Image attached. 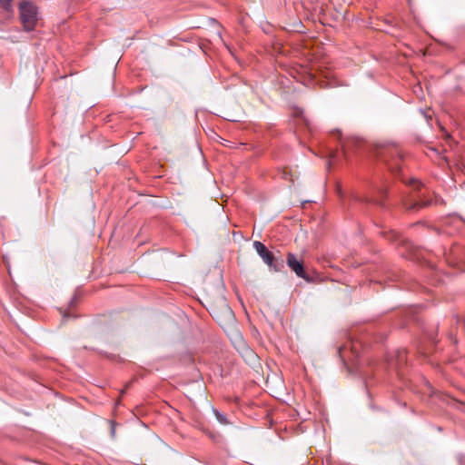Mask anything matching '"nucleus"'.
I'll list each match as a JSON object with an SVG mask.
<instances>
[{"label":"nucleus","mask_w":465,"mask_h":465,"mask_svg":"<svg viewBox=\"0 0 465 465\" xmlns=\"http://www.w3.org/2000/svg\"><path fill=\"white\" fill-rule=\"evenodd\" d=\"M411 192L408 196L402 200V203L407 211H416L420 208L439 205L444 203L443 199L438 196H430L428 190L420 182L411 180L410 182Z\"/></svg>","instance_id":"nucleus-1"},{"label":"nucleus","mask_w":465,"mask_h":465,"mask_svg":"<svg viewBox=\"0 0 465 465\" xmlns=\"http://www.w3.org/2000/svg\"><path fill=\"white\" fill-rule=\"evenodd\" d=\"M213 413L220 424L229 425L231 423L227 416L224 413L221 412L219 410L213 408Z\"/></svg>","instance_id":"nucleus-10"},{"label":"nucleus","mask_w":465,"mask_h":465,"mask_svg":"<svg viewBox=\"0 0 465 465\" xmlns=\"http://www.w3.org/2000/svg\"><path fill=\"white\" fill-rule=\"evenodd\" d=\"M19 18L25 31H34L38 21L37 6L30 1L24 0L20 2Z\"/></svg>","instance_id":"nucleus-3"},{"label":"nucleus","mask_w":465,"mask_h":465,"mask_svg":"<svg viewBox=\"0 0 465 465\" xmlns=\"http://www.w3.org/2000/svg\"><path fill=\"white\" fill-rule=\"evenodd\" d=\"M408 357L405 349L397 350L393 355L388 359V366L391 370H395L398 375H401V370L407 364Z\"/></svg>","instance_id":"nucleus-6"},{"label":"nucleus","mask_w":465,"mask_h":465,"mask_svg":"<svg viewBox=\"0 0 465 465\" xmlns=\"http://www.w3.org/2000/svg\"><path fill=\"white\" fill-rule=\"evenodd\" d=\"M378 193L381 196H385L387 194V189L383 187L378 188Z\"/></svg>","instance_id":"nucleus-13"},{"label":"nucleus","mask_w":465,"mask_h":465,"mask_svg":"<svg viewBox=\"0 0 465 465\" xmlns=\"http://www.w3.org/2000/svg\"><path fill=\"white\" fill-rule=\"evenodd\" d=\"M13 0H0V7L5 12L6 17H9L13 12L12 6Z\"/></svg>","instance_id":"nucleus-11"},{"label":"nucleus","mask_w":465,"mask_h":465,"mask_svg":"<svg viewBox=\"0 0 465 465\" xmlns=\"http://www.w3.org/2000/svg\"><path fill=\"white\" fill-rule=\"evenodd\" d=\"M286 264L299 278H302L307 282L311 280L310 276L306 272L303 265V262L298 259L297 255L292 252H288L286 255Z\"/></svg>","instance_id":"nucleus-5"},{"label":"nucleus","mask_w":465,"mask_h":465,"mask_svg":"<svg viewBox=\"0 0 465 465\" xmlns=\"http://www.w3.org/2000/svg\"><path fill=\"white\" fill-rule=\"evenodd\" d=\"M374 153L376 158L383 163L393 174L400 173L403 155L401 150L395 143L377 144Z\"/></svg>","instance_id":"nucleus-2"},{"label":"nucleus","mask_w":465,"mask_h":465,"mask_svg":"<svg viewBox=\"0 0 465 465\" xmlns=\"http://www.w3.org/2000/svg\"><path fill=\"white\" fill-rule=\"evenodd\" d=\"M350 346V350L351 351V352L356 356L358 357L360 355V347L361 346V342L359 341H350V343L347 345H343L342 347H340L339 350H338V352L340 354V357L344 360V353L345 351L348 350Z\"/></svg>","instance_id":"nucleus-8"},{"label":"nucleus","mask_w":465,"mask_h":465,"mask_svg":"<svg viewBox=\"0 0 465 465\" xmlns=\"http://www.w3.org/2000/svg\"><path fill=\"white\" fill-rule=\"evenodd\" d=\"M74 300H75V297H74L72 300H71V304H73L74 302Z\"/></svg>","instance_id":"nucleus-16"},{"label":"nucleus","mask_w":465,"mask_h":465,"mask_svg":"<svg viewBox=\"0 0 465 465\" xmlns=\"http://www.w3.org/2000/svg\"><path fill=\"white\" fill-rule=\"evenodd\" d=\"M110 425H111V431H110L111 436H112V438H114L116 423L114 420H110Z\"/></svg>","instance_id":"nucleus-12"},{"label":"nucleus","mask_w":465,"mask_h":465,"mask_svg":"<svg viewBox=\"0 0 465 465\" xmlns=\"http://www.w3.org/2000/svg\"><path fill=\"white\" fill-rule=\"evenodd\" d=\"M338 193H339L340 197H341V199H343V197H344V196H343V193L341 192V188H339V189H338Z\"/></svg>","instance_id":"nucleus-14"},{"label":"nucleus","mask_w":465,"mask_h":465,"mask_svg":"<svg viewBox=\"0 0 465 465\" xmlns=\"http://www.w3.org/2000/svg\"><path fill=\"white\" fill-rule=\"evenodd\" d=\"M253 248L271 270L282 272L284 269V260L281 256H275L262 242L255 241Z\"/></svg>","instance_id":"nucleus-4"},{"label":"nucleus","mask_w":465,"mask_h":465,"mask_svg":"<svg viewBox=\"0 0 465 465\" xmlns=\"http://www.w3.org/2000/svg\"><path fill=\"white\" fill-rule=\"evenodd\" d=\"M351 203H365V204L375 203V204L381 206V208L385 207V203H383V201L381 199H376V198L369 197V196H361V195L357 194L356 193H352L351 194L349 203L347 206L348 208L351 207Z\"/></svg>","instance_id":"nucleus-7"},{"label":"nucleus","mask_w":465,"mask_h":465,"mask_svg":"<svg viewBox=\"0 0 465 465\" xmlns=\"http://www.w3.org/2000/svg\"><path fill=\"white\" fill-rule=\"evenodd\" d=\"M227 312L232 318V312L230 308H227Z\"/></svg>","instance_id":"nucleus-15"},{"label":"nucleus","mask_w":465,"mask_h":465,"mask_svg":"<svg viewBox=\"0 0 465 465\" xmlns=\"http://www.w3.org/2000/svg\"><path fill=\"white\" fill-rule=\"evenodd\" d=\"M382 234L384 237H386L389 241H391V242H402L404 243V240L401 238L400 234L393 231V230H390L388 232H382Z\"/></svg>","instance_id":"nucleus-9"}]
</instances>
